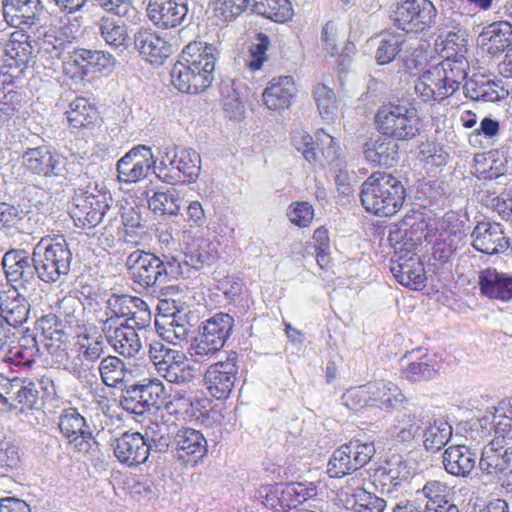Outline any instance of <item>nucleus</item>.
Masks as SVG:
<instances>
[{
	"instance_id": "f257e3e1",
	"label": "nucleus",
	"mask_w": 512,
	"mask_h": 512,
	"mask_svg": "<svg viewBox=\"0 0 512 512\" xmlns=\"http://www.w3.org/2000/svg\"><path fill=\"white\" fill-rule=\"evenodd\" d=\"M65 46V41L56 38L50 30L44 34L40 50L49 53L52 58H63L64 73L74 81H83L104 71L110 72L117 63L108 51L74 48L65 52Z\"/></svg>"
},
{
	"instance_id": "f03ea898",
	"label": "nucleus",
	"mask_w": 512,
	"mask_h": 512,
	"mask_svg": "<svg viewBox=\"0 0 512 512\" xmlns=\"http://www.w3.org/2000/svg\"><path fill=\"white\" fill-rule=\"evenodd\" d=\"M406 189L395 176L373 172L361 185L360 200L364 209L379 217H391L403 206Z\"/></svg>"
},
{
	"instance_id": "7ed1b4c3",
	"label": "nucleus",
	"mask_w": 512,
	"mask_h": 512,
	"mask_svg": "<svg viewBox=\"0 0 512 512\" xmlns=\"http://www.w3.org/2000/svg\"><path fill=\"white\" fill-rule=\"evenodd\" d=\"M125 265L134 283L145 289H155L179 278L174 255L161 256L144 250H135L126 259Z\"/></svg>"
},
{
	"instance_id": "20e7f679",
	"label": "nucleus",
	"mask_w": 512,
	"mask_h": 512,
	"mask_svg": "<svg viewBox=\"0 0 512 512\" xmlns=\"http://www.w3.org/2000/svg\"><path fill=\"white\" fill-rule=\"evenodd\" d=\"M32 253L40 281L47 284L63 282L69 275L73 255L65 239L43 237L34 245Z\"/></svg>"
},
{
	"instance_id": "39448f33",
	"label": "nucleus",
	"mask_w": 512,
	"mask_h": 512,
	"mask_svg": "<svg viewBox=\"0 0 512 512\" xmlns=\"http://www.w3.org/2000/svg\"><path fill=\"white\" fill-rule=\"evenodd\" d=\"M375 121L379 132L397 141H408L420 130L416 109L406 104L383 105L378 109Z\"/></svg>"
},
{
	"instance_id": "423d86ee",
	"label": "nucleus",
	"mask_w": 512,
	"mask_h": 512,
	"mask_svg": "<svg viewBox=\"0 0 512 512\" xmlns=\"http://www.w3.org/2000/svg\"><path fill=\"white\" fill-rule=\"evenodd\" d=\"M478 468L484 476L512 485V436L495 437L481 450Z\"/></svg>"
},
{
	"instance_id": "0eeeda50",
	"label": "nucleus",
	"mask_w": 512,
	"mask_h": 512,
	"mask_svg": "<svg viewBox=\"0 0 512 512\" xmlns=\"http://www.w3.org/2000/svg\"><path fill=\"white\" fill-rule=\"evenodd\" d=\"M1 387V403L8 405L10 409H18L21 405L22 412L25 409L31 410L36 407L41 391L48 396L52 394L49 388L54 390L53 381L48 377H42L37 382L18 377L4 379Z\"/></svg>"
},
{
	"instance_id": "6e6552de",
	"label": "nucleus",
	"mask_w": 512,
	"mask_h": 512,
	"mask_svg": "<svg viewBox=\"0 0 512 512\" xmlns=\"http://www.w3.org/2000/svg\"><path fill=\"white\" fill-rule=\"evenodd\" d=\"M373 442L352 439L333 451L327 464L331 478H342L364 467L375 455Z\"/></svg>"
},
{
	"instance_id": "1a4fd4ad",
	"label": "nucleus",
	"mask_w": 512,
	"mask_h": 512,
	"mask_svg": "<svg viewBox=\"0 0 512 512\" xmlns=\"http://www.w3.org/2000/svg\"><path fill=\"white\" fill-rule=\"evenodd\" d=\"M165 394V388L159 380L144 379L122 387L121 407L138 416L152 409H158Z\"/></svg>"
},
{
	"instance_id": "9d476101",
	"label": "nucleus",
	"mask_w": 512,
	"mask_h": 512,
	"mask_svg": "<svg viewBox=\"0 0 512 512\" xmlns=\"http://www.w3.org/2000/svg\"><path fill=\"white\" fill-rule=\"evenodd\" d=\"M234 318L228 313L219 312L203 321L193 346L195 356H212L220 351L230 337Z\"/></svg>"
},
{
	"instance_id": "9b49d317",
	"label": "nucleus",
	"mask_w": 512,
	"mask_h": 512,
	"mask_svg": "<svg viewBox=\"0 0 512 512\" xmlns=\"http://www.w3.org/2000/svg\"><path fill=\"white\" fill-rule=\"evenodd\" d=\"M437 15L431 0H397L394 21L407 33H420L436 24Z\"/></svg>"
},
{
	"instance_id": "f8f14e48",
	"label": "nucleus",
	"mask_w": 512,
	"mask_h": 512,
	"mask_svg": "<svg viewBox=\"0 0 512 512\" xmlns=\"http://www.w3.org/2000/svg\"><path fill=\"white\" fill-rule=\"evenodd\" d=\"M185 57L191 62L196 88L205 91L212 85L215 78L218 49L206 42L193 41L183 48L181 58Z\"/></svg>"
},
{
	"instance_id": "ddd939ff",
	"label": "nucleus",
	"mask_w": 512,
	"mask_h": 512,
	"mask_svg": "<svg viewBox=\"0 0 512 512\" xmlns=\"http://www.w3.org/2000/svg\"><path fill=\"white\" fill-rule=\"evenodd\" d=\"M2 265L8 282L15 284L13 288L35 290L40 279L33 253L29 254L24 249H11L4 254Z\"/></svg>"
},
{
	"instance_id": "4468645a",
	"label": "nucleus",
	"mask_w": 512,
	"mask_h": 512,
	"mask_svg": "<svg viewBox=\"0 0 512 512\" xmlns=\"http://www.w3.org/2000/svg\"><path fill=\"white\" fill-rule=\"evenodd\" d=\"M146 11L149 19L163 29L187 27L194 18L189 0H150Z\"/></svg>"
},
{
	"instance_id": "2eb2a0df",
	"label": "nucleus",
	"mask_w": 512,
	"mask_h": 512,
	"mask_svg": "<svg viewBox=\"0 0 512 512\" xmlns=\"http://www.w3.org/2000/svg\"><path fill=\"white\" fill-rule=\"evenodd\" d=\"M58 427L63 437L78 452L88 453L96 443L90 424L74 407L61 412Z\"/></svg>"
},
{
	"instance_id": "dca6fc26",
	"label": "nucleus",
	"mask_w": 512,
	"mask_h": 512,
	"mask_svg": "<svg viewBox=\"0 0 512 512\" xmlns=\"http://www.w3.org/2000/svg\"><path fill=\"white\" fill-rule=\"evenodd\" d=\"M238 354L230 352L225 361L210 365L204 375L209 393L217 400H224L231 394L238 378Z\"/></svg>"
},
{
	"instance_id": "f3484780",
	"label": "nucleus",
	"mask_w": 512,
	"mask_h": 512,
	"mask_svg": "<svg viewBox=\"0 0 512 512\" xmlns=\"http://www.w3.org/2000/svg\"><path fill=\"white\" fill-rule=\"evenodd\" d=\"M109 209L105 195L80 191L73 197L70 215L77 227L90 229L103 220Z\"/></svg>"
},
{
	"instance_id": "a211bd4d",
	"label": "nucleus",
	"mask_w": 512,
	"mask_h": 512,
	"mask_svg": "<svg viewBox=\"0 0 512 512\" xmlns=\"http://www.w3.org/2000/svg\"><path fill=\"white\" fill-rule=\"evenodd\" d=\"M24 167L32 174L59 177L66 170L67 158L51 146L27 148L22 154Z\"/></svg>"
},
{
	"instance_id": "6ab92c4d",
	"label": "nucleus",
	"mask_w": 512,
	"mask_h": 512,
	"mask_svg": "<svg viewBox=\"0 0 512 512\" xmlns=\"http://www.w3.org/2000/svg\"><path fill=\"white\" fill-rule=\"evenodd\" d=\"M156 159L150 147L137 145L117 162L118 178L124 183H136L146 178L151 169L155 173Z\"/></svg>"
},
{
	"instance_id": "aec40b11",
	"label": "nucleus",
	"mask_w": 512,
	"mask_h": 512,
	"mask_svg": "<svg viewBox=\"0 0 512 512\" xmlns=\"http://www.w3.org/2000/svg\"><path fill=\"white\" fill-rule=\"evenodd\" d=\"M172 445H174L173 457L185 465H196L208 452L204 435L190 427L175 425Z\"/></svg>"
},
{
	"instance_id": "412c9836",
	"label": "nucleus",
	"mask_w": 512,
	"mask_h": 512,
	"mask_svg": "<svg viewBox=\"0 0 512 512\" xmlns=\"http://www.w3.org/2000/svg\"><path fill=\"white\" fill-rule=\"evenodd\" d=\"M33 52L29 36L23 31L11 34L3 48V65L0 70H9L10 73L12 70H16L13 75L20 79L25 70L34 64Z\"/></svg>"
},
{
	"instance_id": "4be33fe9",
	"label": "nucleus",
	"mask_w": 512,
	"mask_h": 512,
	"mask_svg": "<svg viewBox=\"0 0 512 512\" xmlns=\"http://www.w3.org/2000/svg\"><path fill=\"white\" fill-rule=\"evenodd\" d=\"M117 460L128 467L144 464L152 451L148 438L140 432H124L112 443Z\"/></svg>"
},
{
	"instance_id": "5701e85b",
	"label": "nucleus",
	"mask_w": 512,
	"mask_h": 512,
	"mask_svg": "<svg viewBox=\"0 0 512 512\" xmlns=\"http://www.w3.org/2000/svg\"><path fill=\"white\" fill-rule=\"evenodd\" d=\"M428 413L417 408L409 400L402 405V409L394 419L393 436L400 442H410L420 438L424 425L428 424Z\"/></svg>"
},
{
	"instance_id": "b1692460",
	"label": "nucleus",
	"mask_w": 512,
	"mask_h": 512,
	"mask_svg": "<svg viewBox=\"0 0 512 512\" xmlns=\"http://www.w3.org/2000/svg\"><path fill=\"white\" fill-rule=\"evenodd\" d=\"M179 278H190L216 259V251L207 240L201 239L187 248L183 255H174Z\"/></svg>"
},
{
	"instance_id": "393cba45",
	"label": "nucleus",
	"mask_w": 512,
	"mask_h": 512,
	"mask_svg": "<svg viewBox=\"0 0 512 512\" xmlns=\"http://www.w3.org/2000/svg\"><path fill=\"white\" fill-rule=\"evenodd\" d=\"M471 238L473 248L488 255L504 253L510 246L500 223L479 222Z\"/></svg>"
},
{
	"instance_id": "a878e982",
	"label": "nucleus",
	"mask_w": 512,
	"mask_h": 512,
	"mask_svg": "<svg viewBox=\"0 0 512 512\" xmlns=\"http://www.w3.org/2000/svg\"><path fill=\"white\" fill-rule=\"evenodd\" d=\"M2 6L6 22L21 31L38 25L43 11L40 0H3Z\"/></svg>"
},
{
	"instance_id": "bb28decb",
	"label": "nucleus",
	"mask_w": 512,
	"mask_h": 512,
	"mask_svg": "<svg viewBox=\"0 0 512 512\" xmlns=\"http://www.w3.org/2000/svg\"><path fill=\"white\" fill-rule=\"evenodd\" d=\"M30 308L29 301L17 288L0 294V316L16 332L17 336L20 335V328L29 319Z\"/></svg>"
},
{
	"instance_id": "cd10ccee",
	"label": "nucleus",
	"mask_w": 512,
	"mask_h": 512,
	"mask_svg": "<svg viewBox=\"0 0 512 512\" xmlns=\"http://www.w3.org/2000/svg\"><path fill=\"white\" fill-rule=\"evenodd\" d=\"M133 43L140 55L153 65H162L173 53L172 45L150 29L137 31Z\"/></svg>"
},
{
	"instance_id": "c85d7f7f",
	"label": "nucleus",
	"mask_w": 512,
	"mask_h": 512,
	"mask_svg": "<svg viewBox=\"0 0 512 512\" xmlns=\"http://www.w3.org/2000/svg\"><path fill=\"white\" fill-rule=\"evenodd\" d=\"M463 89L465 96L476 102H496L508 95L502 80L491 79L484 74H473L466 80Z\"/></svg>"
},
{
	"instance_id": "c756f323",
	"label": "nucleus",
	"mask_w": 512,
	"mask_h": 512,
	"mask_svg": "<svg viewBox=\"0 0 512 512\" xmlns=\"http://www.w3.org/2000/svg\"><path fill=\"white\" fill-rule=\"evenodd\" d=\"M479 458L472 448L466 445H454L446 448L442 454L445 471L455 477L467 478L476 467Z\"/></svg>"
},
{
	"instance_id": "7c9ffc66",
	"label": "nucleus",
	"mask_w": 512,
	"mask_h": 512,
	"mask_svg": "<svg viewBox=\"0 0 512 512\" xmlns=\"http://www.w3.org/2000/svg\"><path fill=\"white\" fill-rule=\"evenodd\" d=\"M66 112L69 126L82 132L83 137H89L99 123V112L87 98L77 97L70 103Z\"/></svg>"
},
{
	"instance_id": "2f4dec72",
	"label": "nucleus",
	"mask_w": 512,
	"mask_h": 512,
	"mask_svg": "<svg viewBox=\"0 0 512 512\" xmlns=\"http://www.w3.org/2000/svg\"><path fill=\"white\" fill-rule=\"evenodd\" d=\"M477 42L486 53L500 54L512 45V25L507 21L493 22L482 29Z\"/></svg>"
},
{
	"instance_id": "473e14b6",
	"label": "nucleus",
	"mask_w": 512,
	"mask_h": 512,
	"mask_svg": "<svg viewBox=\"0 0 512 512\" xmlns=\"http://www.w3.org/2000/svg\"><path fill=\"white\" fill-rule=\"evenodd\" d=\"M297 89L292 76H280L269 82L263 92V101L268 109L282 111L290 107Z\"/></svg>"
},
{
	"instance_id": "72a5a7b5",
	"label": "nucleus",
	"mask_w": 512,
	"mask_h": 512,
	"mask_svg": "<svg viewBox=\"0 0 512 512\" xmlns=\"http://www.w3.org/2000/svg\"><path fill=\"white\" fill-rule=\"evenodd\" d=\"M481 293L489 299L508 302L512 300V275L488 268L480 272Z\"/></svg>"
},
{
	"instance_id": "f704fd0d",
	"label": "nucleus",
	"mask_w": 512,
	"mask_h": 512,
	"mask_svg": "<svg viewBox=\"0 0 512 512\" xmlns=\"http://www.w3.org/2000/svg\"><path fill=\"white\" fill-rule=\"evenodd\" d=\"M399 146L387 136H378L364 144L365 159L374 166L393 167L398 161Z\"/></svg>"
},
{
	"instance_id": "c9c22d12",
	"label": "nucleus",
	"mask_w": 512,
	"mask_h": 512,
	"mask_svg": "<svg viewBox=\"0 0 512 512\" xmlns=\"http://www.w3.org/2000/svg\"><path fill=\"white\" fill-rule=\"evenodd\" d=\"M169 302L166 299L160 300L158 305L159 310L170 311L172 319L167 327H163L159 334L164 341L169 344L177 345L184 341L193 325L190 323V317L188 313H183L178 310L175 301H173V308L165 307L168 306Z\"/></svg>"
},
{
	"instance_id": "e433bc0d",
	"label": "nucleus",
	"mask_w": 512,
	"mask_h": 512,
	"mask_svg": "<svg viewBox=\"0 0 512 512\" xmlns=\"http://www.w3.org/2000/svg\"><path fill=\"white\" fill-rule=\"evenodd\" d=\"M368 393L372 406L386 410L397 409L408 401L401 389L390 381L379 380L368 383Z\"/></svg>"
},
{
	"instance_id": "4c0bfd02",
	"label": "nucleus",
	"mask_w": 512,
	"mask_h": 512,
	"mask_svg": "<svg viewBox=\"0 0 512 512\" xmlns=\"http://www.w3.org/2000/svg\"><path fill=\"white\" fill-rule=\"evenodd\" d=\"M121 18L102 17L98 23V28L107 45L123 52L130 47L132 42L128 33V26Z\"/></svg>"
},
{
	"instance_id": "58836bf2",
	"label": "nucleus",
	"mask_w": 512,
	"mask_h": 512,
	"mask_svg": "<svg viewBox=\"0 0 512 512\" xmlns=\"http://www.w3.org/2000/svg\"><path fill=\"white\" fill-rule=\"evenodd\" d=\"M390 270L396 280L405 287L418 290L425 286V271L419 257L412 255L404 262L394 264Z\"/></svg>"
},
{
	"instance_id": "ea45409f",
	"label": "nucleus",
	"mask_w": 512,
	"mask_h": 512,
	"mask_svg": "<svg viewBox=\"0 0 512 512\" xmlns=\"http://www.w3.org/2000/svg\"><path fill=\"white\" fill-rule=\"evenodd\" d=\"M428 424L424 425L421 432L422 443L429 453L440 451L449 442L452 436V427L447 421L432 419L428 416Z\"/></svg>"
},
{
	"instance_id": "a19ab883",
	"label": "nucleus",
	"mask_w": 512,
	"mask_h": 512,
	"mask_svg": "<svg viewBox=\"0 0 512 512\" xmlns=\"http://www.w3.org/2000/svg\"><path fill=\"white\" fill-rule=\"evenodd\" d=\"M107 340L115 352L128 358L135 357L142 348L139 335L132 325L121 324L113 334L107 336Z\"/></svg>"
},
{
	"instance_id": "79ce46f5",
	"label": "nucleus",
	"mask_w": 512,
	"mask_h": 512,
	"mask_svg": "<svg viewBox=\"0 0 512 512\" xmlns=\"http://www.w3.org/2000/svg\"><path fill=\"white\" fill-rule=\"evenodd\" d=\"M378 473L383 478L382 491L387 493L397 491L411 477L410 468L401 457L388 460L385 466L378 469Z\"/></svg>"
},
{
	"instance_id": "37998d69",
	"label": "nucleus",
	"mask_w": 512,
	"mask_h": 512,
	"mask_svg": "<svg viewBox=\"0 0 512 512\" xmlns=\"http://www.w3.org/2000/svg\"><path fill=\"white\" fill-rule=\"evenodd\" d=\"M99 373L102 382L108 386L120 389L127 386L126 378L131 375V371L126 364L116 356H108L101 360L99 365Z\"/></svg>"
},
{
	"instance_id": "c03bdc74",
	"label": "nucleus",
	"mask_w": 512,
	"mask_h": 512,
	"mask_svg": "<svg viewBox=\"0 0 512 512\" xmlns=\"http://www.w3.org/2000/svg\"><path fill=\"white\" fill-rule=\"evenodd\" d=\"M250 10L277 23H285L293 16L289 0H253Z\"/></svg>"
},
{
	"instance_id": "a18cd8bd",
	"label": "nucleus",
	"mask_w": 512,
	"mask_h": 512,
	"mask_svg": "<svg viewBox=\"0 0 512 512\" xmlns=\"http://www.w3.org/2000/svg\"><path fill=\"white\" fill-rule=\"evenodd\" d=\"M160 375L170 383L189 384L200 376V371L182 353V358H176L168 367L160 368Z\"/></svg>"
},
{
	"instance_id": "49530a36",
	"label": "nucleus",
	"mask_w": 512,
	"mask_h": 512,
	"mask_svg": "<svg viewBox=\"0 0 512 512\" xmlns=\"http://www.w3.org/2000/svg\"><path fill=\"white\" fill-rule=\"evenodd\" d=\"M7 359L16 365L32 366L36 362L39 347L35 337L31 335L18 336L16 343L6 347Z\"/></svg>"
},
{
	"instance_id": "de8ad7c7",
	"label": "nucleus",
	"mask_w": 512,
	"mask_h": 512,
	"mask_svg": "<svg viewBox=\"0 0 512 512\" xmlns=\"http://www.w3.org/2000/svg\"><path fill=\"white\" fill-rule=\"evenodd\" d=\"M179 146H165L160 150L159 163L156 162L155 175L162 182L167 184L179 183V175L174 171H178L179 167Z\"/></svg>"
},
{
	"instance_id": "09e8293b",
	"label": "nucleus",
	"mask_w": 512,
	"mask_h": 512,
	"mask_svg": "<svg viewBox=\"0 0 512 512\" xmlns=\"http://www.w3.org/2000/svg\"><path fill=\"white\" fill-rule=\"evenodd\" d=\"M179 183H195L201 172V156L190 147L179 146ZM175 174V171H174Z\"/></svg>"
},
{
	"instance_id": "8fccbe9b",
	"label": "nucleus",
	"mask_w": 512,
	"mask_h": 512,
	"mask_svg": "<svg viewBox=\"0 0 512 512\" xmlns=\"http://www.w3.org/2000/svg\"><path fill=\"white\" fill-rule=\"evenodd\" d=\"M170 76L173 86L182 93L199 94L203 92V90L196 88V79L193 75L191 62L186 57L181 58V54L173 65Z\"/></svg>"
},
{
	"instance_id": "3c124183",
	"label": "nucleus",
	"mask_w": 512,
	"mask_h": 512,
	"mask_svg": "<svg viewBox=\"0 0 512 512\" xmlns=\"http://www.w3.org/2000/svg\"><path fill=\"white\" fill-rule=\"evenodd\" d=\"M17 76L9 70H0V112L13 115L20 106L21 94L12 88Z\"/></svg>"
},
{
	"instance_id": "603ef678",
	"label": "nucleus",
	"mask_w": 512,
	"mask_h": 512,
	"mask_svg": "<svg viewBox=\"0 0 512 512\" xmlns=\"http://www.w3.org/2000/svg\"><path fill=\"white\" fill-rule=\"evenodd\" d=\"M317 159L311 164L325 167L326 165L338 166L340 161V146L334 137L321 132L317 134Z\"/></svg>"
},
{
	"instance_id": "864d4df0",
	"label": "nucleus",
	"mask_w": 512,
	"mask_h": 512,
	"mask_svg": "<svg viewBox=\"0 0 512 512\" xmlns=\"http://www.w3.org/2000/svg\"><path fill=\"white\" fill-rule=\"evenodd\" d=\"M439 368L440 365L435 358L423 355L419 361L408 364L403 373L410 382L429 381L438 375Z\"/></svg>"
},
{
	"instance_id": "5fc2aeb1",
	"label": "nucleus",
	"mask_w": 512,
	"mask_h": 512,
	"mask_svg": "<svg viewBox=\"0 0 512 512\" xmlns=\"http://www.w3.org/2000/svg\"><path fill=\"white\" fill-rule=\"evenodd\" d=\"M182 199L176 189L157 191L148 200L149 207L161 215L177 216L181 209Z\"/></svg>"
},
{
	"instance_id": "6e6d98bb",
	"label": "nucleus",
	"mask_w": 512,
	"mask_h": 512,
	"mask_svg": "<svg viewBox=\"0 0 512 512\" xmlns=\"http://www.w3.org/2000/svg\"><path fill=\"white\" fill-rule=\"evenodd\" d=\"M405 37L400 33H382L380 35L375 59L379 65L392 62L402 50Z\"/></svg>"
},
{
	"instance_id": "4d7b16f0",
	"label": "nucleus",
	"mask_w": 512,
	"mask_h": 512,
	"mask_svg": "<svg viewBox=\"0 0 512 512\" xmlns=\"http://www.w3.org/2000/svg\"><path fill=\"white\" fill-rule=\"evenodd\" d=\"M388 241L390 246L394 249V256L392 260L395 258L394 261L396 263H399V261L404 262L405 259H408L412 255L417 257L414 251L416 250L418 243L411 237H408L407 229L396 228L394 230H390Z\"/></svg>"
},
{
	"instance_id": "13d9d810",
	"label": "nucleus",
	"mask_w": 512,
	"mask_h": 512,
	"mask_svg": "<svg viewBox=\"0 0 512 512\" xmlns=\"http://www.w3.org/2000/svg\"><path fill=\"white\" fill-rule=\"evenodd\" d=\"M441 70L437 65L424 71L415 83V91L424 102L437 100L436 93L441 84Z\"/></svg>"
},
{
	"instance_id": "bf43d9fd",
	"label": "nucleus",
	"mask_w": 512,
	"mask_h": 512,
	"mask_svg": "<svg viewBox=\"0 0 512 512\" xmlns=\"http://www.w3.org/2000/svg\"><path fill=\"white\" fill-rule=\"evenodd\" d=\"M0 210V224L2 228H14L19 232L26 231V222L30 219L28 211L23 210L20 205H12L6 202H0Z\"/></svg>"
},
{
	"instance_id": "052dcab7",
	"label": "nucleus",
	"mask_w": 512,
	"mask_h": 512,
	"mask_svg": "<svg viewBox=\"0 0 512 512\" xmlns=\"http://www.w3.org/2000/svg\"><path fill=\"white\" fill-rule=\"evenodd\" d=\"M220 93L223 98L224 110L230 113L229 117L231 119H240L244 112V105L240 100L238 91L234 88V81H223L220 86Z\"/></svg>"
},
{
	"instance_id": "680f3d73",
	"label": "nucleus",
	"mask_w": 512,
	"mask_h": 512,
	"mask_svg": "<svg viewBox=\"0 0 512 512\" xmlns=\"http://www.w3.org/2000/svg\"><path fill=\"white\" fill-rule=\"evenodd\" d=\"M150 434L147 431L144 435L148 438L149 442L152 445V450L156 452H167L171 451L174 455V445L172 442L174 440V426H159L156 425V429L149 428Z\"/></svg>"
},
{
	"instance_id": "e2e57ef3",
	"label": "nucleus",
	"mask_w": 512,
	"mask_h": 512,
	"mask_svg": "<svg viewBox=\"0 0 512 512\" xmlns=\"http://www.w3.org/2000/svg\"><path fill=\"white\" fill-rule=\"evenodd\" d=\"M417 493H421L427 500L424 510H428V508L439 507L441 503L445 504V501L449 499L450 490L445 483L430 480Z\"/></svg>"
},
{
	"instance_id": "0e129e2a",
	"label": "nucleus",
	"mask_w": 512,
	"mask_h": 512,
	"mask_svg": "<svg viewBox=\"0 0 512 512\" xmlns=\"http://www.w3.org/2000/svg\"><path fill=\"white\" fill-rule=\"evenodd\" d=\"M437 67H443L445 73L460 80L465 81L468 78L469 62L461 52L449 53L445 59L437 64Z\"/></svg>"
},
{
	"instance_id": "69168bd1",
	"label": "nucleus",
	"mask_w": 512,
	"mask_h": 512,
	"mask_svg": "<svg viewBox=\"0 0 512 512\" xmlns=\"http://www.w3.org/2000/svg\"><path fill=\"white\" fill-rule=\"evenodd\" d=\"M149 357L160 373V368L168 367L176 358H182V352L160 341H152L149 344Z\"/></svg>"
},
{
	"instance_id": "338daca9",
	"label": "nucleus",
	"mask_w": 512,
	"mask_h": 512,
	"mask_svg": "<svg viewBox=\"0 0 512 512\" xmlns=\"http://www.w3.org/2000/svg\"><path fill=\"white\" fill-rule=\"evenodd\" d=\"M313 96L322 118L332 119L337 110L334 91L326 85H318L313 91Z\"/></svg>"
},
{
	"instance_id": "774afa93",
	"label": "nucleus",
	"mask_w": 512,
	"mask_h": 512,
	"mask_svg": "<svg viewBox=\"0 0 512 512\" xmlns=\"http://www.w3.org/2000/svg\"><path fill=\"white\" fill-rule=\"evenodd\" d=\"M255 40L256 42L250 48V60L247 62V66L252 71L262 68L263 63L267 60L266 52L270 46L269 36L265 33H257Z\"/></svg>"
}]
</instances>
